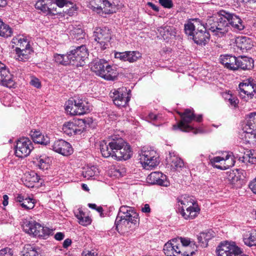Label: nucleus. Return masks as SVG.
Instances as JSON below:
<instances>
[{"instance_id": "46", "label": "nucleus", "mask_w": 256, "mask_h": 256, "mask_svg": "<svg viewBox=\"0 0 256 256\" xmlns=\"http://www.w3.org/2000/svg\"><path fill=\"white\" fill-rule=\"evenodd\" d=\"M76 217L78 220V222L81 225L86 226L89 225L91 223V219L88 216H86L85 214L80 211L79 212L76 214Z\"/></svg>"}, {"instance_id": "1", "label": "nucleus", "mask_w": 256, "mask_h": 256, "mask_svg": "<svg viewBox=\"0 0 256 256\" xmlns=\"http://www.w3.org/2000/svg\"><path fill=\"white\" fill-rule=\"evenodd\" d=\"M138 224V214L132 208L126 206L120 207L115 221L118 232H128L134 229Z\"/></svg>"}, {"instance_id": "9", "label": "nucleus", "mask_w": 256, "mask_h": 256, "mask_svg": "<svg viewBox=\"0 0 256 256\" xmlns=\"http://www.w3.org/2000/svg\"><path fill=\"white\" fill-rule=\"evenodd\" d=\"M240 97L244 101H248L256 98V82L252 78H248L240 84Z\"/></svg>"}, {"instance_id": "55", "label": "nucleus", "mask_w": 256, "mask_h": 256, "mask_svg": "<svg viewBox=\"0 0 256 256\" xmlns=\"http://www.w3.org/2000/svg\"><path fill=\"white\" fill-rule=\"evenodd\" d=\"M0 256H14V251L8 248H5L0 250Z\"/></svg>"}, {"instance_id": "48", "label": "nucleus", "mask_w": 256, "mask_h": 256, "mask_svg": "<svg viewBox=\"0 0 256 256\" xmlns=\"http://www.w3.org/2000/svg\"><path fill=\"white\" fill-rule=\"evenodd\" d=\"M75 100L77 107L78 108V112H82V114L89 112L88 106L85 104L84 101L82 99L76 98Z\"/></svg>"}, {"instance_id": "17", "label": "nucleus", "mask_w": 256, "mask_h": 256, "mask_svg": "<svg viewBox=\"0 0 256 256\" xmlns=\"http://www.w3.org/2000/svg\"><path fill=\"white\" fill-rule=\"evenodd\" d=\"M218 256H242L240 249L228 242L221 243L216 250Z\"/></svg>"}, {"instance_id": "28", "label": "nucleus", "mask_w": 256, "mask_h": 256, "mask_svg": "<svg viewBox=\"0 0 256 256\" xmlns=\"http://www.w3.org/2000/svg\"><path fill=\"white\" fill-rule=\"evenodd\" d=\"M62 131L68 136L80 134L82 130L78 128V126L73 122H65L62 126Z\"/></svg>"}, {"instance_id": "57", "label": "nucleus", "mask_w": 256, "mask_h": 256, "mask_svg": "<svg viewBox=\"0 0 256 256\" xmlns=\"http://www.w3.org/2000/svg\"><path fill=\"white\" fill-rule=\"evenodd\" d=\"M160 4L164 8H170L172 7L173 3L172 0H159Z\"/></svg>"}, {"instance_id": "22", "label": "nucleus", "mask_w": 256, "mask_h": 256, "mask_svg": "<svg viewBox=\"0 0 256 256\" xmlns=\"http://www.w3.org/2000/svg\"><path fill=\"white\" fill-rule=\"evenodd\" d=\"M116 140H113L108 144L102 142L100 144V150L102 156L104 158L112 156L114 158V152L116 149L112 148V145L115 144Z\"/></svg>"}, {"instance_id": "25", "label": "nucleus", "mask_w": 256, "mask_h": 256, "mask_svg": "<svg viewBox=\"0 0 256 256\" xmlns=\"http://www.w3.org/2000/svg\"><path fill=\"white\" fill-rule=\"evenodd\" d=\"M243 242L248 246H256V230L244 232L242 234Z\"/></svg>"}, {"instance_id": "32", "label": "nucleus", "mask_w": 256, "mask_h": 256, "mask_svg": "<svg viewBox=\"0 0 256 256\" xmlns=\"http://www.w3.org/2000/svg\"><path fill=\"white\" fill-rule=\"evenodd\" d=\"M31 136L33 141L36 144L47 145L50 142V138L48 136H44L40 132H32Z\"/></svg>"}, {"instance_id": "63", "label": "nucleus", "mask_w": 256, "mask_h": 256, "mask_svg": "<svg viewBox=\"0 0 256 256\" xmlns=\"http://www.w3.org/2000/svg\"><path fill=\"white\" fill-rule=\"evenodd\" d=\"M249 187L252 191L256 194V178L249 184Z\"/></svg>"}, {"instance_id": "14", "label": "nucleus", "mask_w": 256, "mask_h": 256, "mask_svg": "<svg viewBox=\"0 0 256 256\" xmlns=\"http://www.w3.org/2000/svg\"><path fill=\"white\" fill-rule=\"evenodd\" d=\"M246 119V122L242 128L246 141H248V139L256 140V112L249 114Z\"/></svg>"}, {"instance_id": "54", "label": "nucleus", "mask_w": 256, "mask_h": 256, "mask_svg": "<svg viewBox=\"0 0 256 256\" xmlns=\"http://www.w3.org/2000/svg\"><path fill=\"white\" fill-rule=\"evenodd\" d=\"M48 10L46 14H55L58 12L56 10V6L55 3L53 2V0H51V2L48 5Z\"/></svg>"}, {"instance_id": "23", "label": "nucleus", "mask_w": 256, "mask_h": 256, "mask_svg": "<svg viewBox=\"0 0 256 256\" xmlns=\"http://www.w3.org/2000/svg\"><path fill=\"white\" fill-rule=\"evenodd\" d=\"M228 21L229 22V26H231L235 30H244V26L242 20L236 14L226 12Z\"/></svg>"}, {"instance_id": "8", "label": "nucleus", "mask_w": 256, "mask_h": 256, "mask_svg": "<svg viewBox=\"0 0 256 256\" xmlns=\"http://www.w3.org/2000/svg\"><path fill=\"white\" fill-rule=\"evenodd\" d=\"M24 231L34 236L44 237L50 233V230L32 219H26L22 226Z\"/></svg>"}, {"instance_id": "43", "label": "nucleus", "mask_w": 256, "mask_h": 256, "mask_svg": "<svg viewBox=\"0 0 256 256\" xmlns=\"http://www.w3.org/2000/svg\"><path fill=\"white\" fill-rule=\"evenodd\" d=\"M98 173V169L94 166H87L82 171L84 177L88 180L97 175Z\"/></svg>"}, {"instance_id": "60", "label": "nucleus", "mask_w": 256, "mask_h": 256, "mask_svg": "<svg viewBox=\"0 0 256 256\" xmlns=\"http://www.w3.org/2000/svg\"><path fill=\"white\" fill-rule=\"evenodd\" d=\"M202 235V232L200 233V234L198 236V244L202 247H206L208 246V243L206 241H205L204 240V238H200V236Z\"/></svg>"}, {"instance_id": "42", "label": "nucleus", "mask_w": 256, "mask_h": 256, "mask_svg": "<svg viewBox=\"0 0 256 256\" xmlns=\"http://www.w3.org/2000/svg\"><path fill=\"white\" fill-rule=\"evenodd\" d=\"M96 42V46L98 48H100L101 50H104L108 47L110 44V40L111 39V36L100 38H94Z\"/></svg>"}, {"instance_id": "35", "label": "nucleus", "mask_w": 256, "mask_h": 256, "mask_svg": "<svg viewBox=\"0 0 256 256\" xmlns=\"http://www.w3.org/2000/svg\"><path fill=\"white\" fill-rule=\"evenodd\" d=\"M41 250L38 246H25L22 252L21 256H40Z\"/></svg>"}, {"instance_id": "29", "label": "nucleus", "mask_w": 256, "mask_h": 256, "mask_svg": "<svg viewBox=\"0 0 256 256\" xmlns=\"http://www.w3.org/2000/svg\"><path fill=\"white\" fill-rule=\"evenodd\" d=\"M14 58L18 61L24 62L28 60L32 52V48H25L23 49L15 48Z\"/></svg>"}, {"instance_id": "21", "label": "nucleus", "mask_w": 256, "mask_h": 256, "mask_svg": "<svg viewBox=\"0 0 256 256\" xmlns=\"http://www.w3.org/2000/svg\"><path fill=\"white\" fill-rule=\"evenodd\" d=\"M0 82L2 85L10 88L14 84L12 76L5 65L0 62Z\"/></svg>"}, {"instance_id": "36", "label": "nucleus", "mask_w": 256, "mask_h": 256, "mask_svg": "<svg viewBox=\"0 0 256 256\" xmlns=\"http://www.w3.org/2000/svg\"><path fill=\"white\" fill-rule=\"evenodd\" d=\"M69 33L72 38L76 40L82 38L84 36V32L80 25H70L68 27Z\"/></svg>"}, {"instance_id": "10", "label": "nucleus", "mask_w": 256, "mask_h": 256, "mask_svg": "<svg viewBox=\"0 0 256 256\" xmlns=\"http://www.w3.org/2000/svg\"><path fill=\"white\" fill-rule=\"evenodd\" d=\"M140 162L146 169H151L157 166L159 163L156 152L143 148L140 154Z\"/></svg>"}, {"instance_id": "18", "label": "nucleus", "mask_w": 256, "mask_h": 256, "mask_svg": "<svg viewBox=\"0 0 256 256\" xmlns=\"http://www.w3.org/2000/svg\"><path fill=\"white\" fill-rule=\"evenodd\" d=\"M146 181L151 184H158L165 187H168L170 184L166 176L160 172L150 173L147 176Z\"/></svg>"}, {"instance_id": "58", "label": "nucleus", "mask_w": 256, "mask_h": 256, "mask_svg": "<svg viewBox=\"0 0 256 256\" xmlns=\"http://www.w3.org/2000/svg\"><path fill=\"white\" fill-rule=\"evenodd\" d=\"M160 118H161V116L160 115L156 114L152 112H150L147 117V119L148 120H150L152 122H155V121L158 120L160 119Z\"/></svg>"}, {"instance_id": "38", "label": "nucleus", "mask_w": 256, "mask_h": 256, "mask_svg": "<svg viewBox=\"0 0 256 256\" xmlns=\"http://www.w3.org/2000/svg\"><path fill=\"white\" fill-rule=\"evenodd\" d=\"M168 162H170V166L175 170L181 168L184 166V163L180 158L175 155H172L171 154H170Z\"/></svg>"}, {"instance_id": "44", "label": "nucleus", "mask_w": 256, "mask_h": 256, "mask_svg": "<svg viewBox=\"0 0 256 256\" xmlns=\"http://www.w3.org/2000/svg\"><path fill=\"white\" fill-rule=\"evenodd\" d=\"M111 36L110 31L106 28H96L94 31V38H98V37L100 38L106 37L108 38V36Z\"/></svg>"}, {"instance_id": "40", "label": "nucleus", "mask_w": 256, "mask_h": 256, "mask_svg": "<svg viewBox=\"0 0 256 256\" xmlns=\"http://www.w3.org/2000/svg\"><path fill=\"white\" fill-rule=\"evenodd\" d=\"M12 34V30L10 26L4 24L0 18V36L4 38L10 37Z\"/></svg>"}, {"instance_id": "51", "label": "nucleus", "mask_w": 256, "mask_h": 256, "mask_svg": "<svg viewBox=\"0 0 256 256\" xmlns=\"http://www.w3.org/2000/svg\"><path fill=\"white\" fill-rule=\"evenodd\" d=\"M54 3L56 4V6L60 8H62L64 6L67 7H70V5L72 6L70 7L74 8L73 6V4L70 2H66L65 0H53Z\"/></svg>"}, {"instance_id": "45", "label": "nucleus", "mask_w": 256, "mask_h": 256, "mask_svg": "<svg viewBox=\"0 0 256 256\" xmlns=\"http://www.w3.org/2000/svg\"><path fill=\"white\" fill-rule=\"evenodd\" d=\"M51 2V0H38L35 4L36 8L40 10L44 14L48 12V5Z\"/></svg>"}, {"instance_id": "13", "label": "nucleus", "mask_w": 256, "mask_h": 256, "mask_svg": "<svg viewBox=\"0 0 256 256\" xmlns=\"http://www.w3.org/2000/svg\"><path fill=\"white\" fill-rule=\"evenodd\" d=\"M126 87H122L114 90L110 92V96L112 98L114 104L118 107L124 106L129 102L130 96Z\"/></svg>"}, {"instance_id": "26", "label": "nucleus", "mask_w": 256, "mask_h": 256, "mask_svg": "<svg viewBox=\"0 0 256 256\" xmlns=\"http://www.w3.org/2000/svg\"><path fill=\"white\" fill-rule=\"evenodd\" d=\"M175 240H178V246H180V248H182V250H184V251L190 252L194 250V246L196 248L194 241H190L188 238L180 237L175 238Z\"/></svg>"}, {"instance_id": "33", "label": "nucleus", "mask_w": 256, "mask_h": 256, "mask_svg": "<svg viewBox=\"0 0 256 256\" xmlns=\"http://www.w3.org/2000/svg\"><path fill=\"white\" fill-rule=\"evenodd\" d=\"M12 42L16 46V48L23 49L25 48H31L28 40L23 36H14Z\"/></svg>"}, {"instance_id": "19", "label": "nucleus", "mask_w": 256, "mask_h": 256, "mask_svg": "<svg viewBox=\"0 0 256 256\" xmlns=\"http://www.w3.org/2000/svg\"><path fill=\"white\" fill-rule=\"evenodd\" d=\"M52 147L54 152L65 156H69L73 152L70 144L62 140L55 141Z\"/></svg>"}, {"instance_id": "7", "label": "nucleus", "mask_w": 256, "mask_h": 256, "mask_svg": "<svg viewBox=\"0 0 256 256\" xmlns=\"http://www.w3.org/2000/svg\"><path fill=\"white\" fill-rule=\"evenodd\" d=\"M70 64L76 66H82L86 63L88 52L85 45L77 46L68 52Z\"/></svg>"}, {"instance_id": "11", "label": "nucleus", "mask_w": 256, "mask_h": 256, "mask_svg": "<svg viewBox=\"0 0 256 256\" xmlns=\"http://www.w3.org/2000/svg\"><path fill=\"white\" fill-rule=\"evenodd\" d=\"M112 147L116 149L114 152L116 160H126L130 158L132 154L130 144L122 139L116 140L115 144Z\"/></svg>"}, {"instance_id": "41", "label": "nucleus", "mask_w": 256, "mask_h": 256, "mask_svg": "<svg viewBox=\"0 0 256 256\" xmlns=\"http://www.w3.org/2000/svg\"><path fill=\"white\" fill-rule=\"evenodd\" d=\"M53 57L54 62L58 64L66 66L70 64L68 52L66 54H62L56 53L54 54Z\"/></svg>"}, {"instance_id": "47", "label": "nucleus", "mask_w": 256, "mask_h": 256, "mask_svg": "<svg viewBox=\"0 0 256 256\" xmlns=\"http://www.w3.org/2000/svg\"><path fill=\"white\" fill-rule=\"evenodd\" d=\"M127 61L134 62L137 61L142 57V54L138 51H127Z\"/></svg>"}, {"instance_id": "61", "label": "nucleus", "mask_w": 256, "mask_h": 256, "mask_svg": "<svg viewBox=\"0 0 256 256\" xmlns=\"http://www.w3.org/2000/svg\"><path fill=\"white\" fill-rule=\"evenodd\" d=\"M141 210L144 213L150 214L151 212V208L148 204H146L142 206Z\"/></svg>"}, {"instance_id": "52", "label": "nucleus", "mask_w": 256, "mask_h": 256, "mask_svg": "<svg viewBox=\"0 0 256 256\" xmlns=\"http://www.w3.org/2000/svg\"><path fill=\"white\" fill-rule=\"evenodd\" d=\"M215 236V233L212 230H208L205 232H202V235L200 236V238H204V240L205 241H206L208 242V241L210 240L212 238H214Z\"/></svg>"}, {"instance_id": "56", "label": "nucleus", "mask_w": 256, "mask_h": 256, "mask_svg": "<svg viewBox=\"0 0 256 256\" xmlns=\"http://www.w3.org/2000/svg\"><path fill=\"white\" fill-rule=\"evenodd\" d=\"M114 57L116 58L119 59L122 61H127L128 52H116L114 54Z\"/></svg>"}, {"instance_id": "31", "label": "nucleus", "mask_w": 256, "mask_h": 256, "mask_svg": "<svg viewBox=\"0 0 256 256\" xmlns=\"http://www.w3.org/2000/svg\"><path fill=\"white\" fill-rule=\"evenodd\" d=\"M235 43L236 46L242 50H249L252 46L250 40L246 36L237 37L235 40Z\"/></svg>"}, {"instance_id": "24", "label": "nucleus", "mask_w": 256, "mask_h": 256, "mask_svg": "<svg viewBox=\"0 0 256 256\" xmlns=\"http://www.w3.org/2000/svg\"><path fill=\"white\" fill-rule=\"evenodd\" d=\"M220 60L227 68L234 70H237L236 57L228 54L220 56Z\"/></svg>"}, {"instance_id": "27", "label": "nucleus", "mask_w": 256, "mask_h": 256, "mask_svg": "<svg viewBox=\"0 0 256 256\" xmlns=\"http://www.w3.org/2000/svg\"><path fill=\"white\" fill-rule=\"evenodd\" d=\"M23 182L26 186L34 188V184L38 182L40 178L34 172L26 173L24 177L22 178Z\"/></svg>"}, {"instance_id": "39", "label": "nucleus", "mask_w": 256, "mask_h": 256, "mask_svg": "<svg viewBox=\"0 0 256 256\" xmlns=\"http://www.w3.org/2000/svg\"><path fill=\"white\" fill-rule=\"evenodd\" d=\"M158 30L164 40H168L170 36L174 35L173 28L168 26H161L158 28Z\"/></svg>"}, {"instance_id": "12", "label": "nucleus", "mask_w": 256, "mask_h": 256, "mask_svg": "<svg viewBox=\"0 0 256 256\" xmlns=\"http://www.w3.org/2000/svg\"><path fill=\"white\" fill-rule=\"evenodd\" d=\"M178 240L173 239L166 243L164 246V252L166 256H192L194 251L190 252L182 250Z\"/></svg>"}, {"instance_id": "49", "label": "nucleus", "mask_w": 256, "mask_h": 256, "mask_svg": "<svg viewBox=\"0 0 256 256\" xmlns=\"http://www.w3.org/2000/svg\"><path fill=\"white\" fill-rule=\"evenodd\" d=\"M242 158L244 162H248L252 164L256 163V158L254 156L251 150L247 151L246 152L244 153Z\"/></svg>"}, {"instance_id": "20", "label": "nucleus", "mask_w": 256, "mask_h": 256, "mask_svg": "<svg viewBox=\"0 0 256 256\" xmlns=\"http://www.w3.org/2000/svg\"><path fill=\"white\" fill-rule=\"evenodd\" d=\"M90 4L94 9H104L106 13L115 12V5L112 4L108 0H90Z\"/></svg>"}, {"instance_id": "6", "label": "nucleus", "mask_w": 256, "mask_h": 256, "mask_svg": "<svg viewBox=\"0 0 256 256\" xmlns=\"http://www.w3.org/2000/svg\"><path fill=\"white\" fill-rule=\"evenodd\" d=\"M181 118L180 121L177 124L173 126L174 130H180L181 131L188 132L194 129V128L190 125V124L194 120L198 122L202 120V115L199 114L196 116L194 110L190 109H186L184 112H178Z\"/></svg>"}, {"instance_id": "34", "label": "nucleus", "mask_w": 256, "mask_h": 256, "mask_svg": "<svg viewBox=\"0 0 256 256\" xmlns=\"http://www.w3.org/2000/svg\"><path fill=\"white\" fill-rule=\"evenodd\" d=\"M50 159L45 156H36L34 158V162L41 170H47L49 166Z\"/></svg>"}, {"instance_id": "37", "label": "nucleus", "mask_w": 256, "mask_h": 256, "mask_svg": "<svg viewBox=\"0 0 256 256\" xmlns=\"http://www.w3.org/2000/svg\"><path fill=\"white\" fill-rule=\"evenodd\" d=\"M65 109L71 115H82V112H78L75 99L69 100L66 102Z\"/></svg>"}, {"instance_id": "15", "label": "nucleus", "mask_w": 256, "mask_h": 256, "mask_svg": "<svg viewBox=\"0 0 256 256\" xmlns=\"http://www.w3.org/2000/svg\"><path fill=\"white\" fill-rule=\"evenodd\" d=\"M212 166L220 170H226L234 166L235 160L233 155L227 153L225 156H216L210 159Z\"/></svg>"}, {"instance_id": "30", "label": "nucleus", "mask_w": 256, "mask_h": 256, "mask_svg": "<svg viewBox=\"0 0 256 256\" xmlns=\"http://www.w3.org/2000/svg\"><path fill=\"white\" fill-rule=\"evenodd\" d=\"M237 66V70L241 68L242 70H249L251 68L253 65V60L246 56H239L236 58V61Z\"/></svg>"}, {"instance_id": "2", "label": "nucleus", "mask_w": 256, "mask_h": 256, "mask_svg": "<svg viewBox=\"0 0 256 256\" xmlns=\"http://www.w3.org/2000/svg\"><path fill=\"white\" fill-rule=\"evenodd\" d=\"M206 26L202 24L198 20H192L184 24L186 34L192 36L197 44L204 46L209 40L210 35L206 31Z\"/></svg>"}, {"instance_id": "4", "label": "nucleus", "mask_w": 256, "mask_h": 256, "mask_svg": "<svg viewBox=\"0 0 256 256\" xmlns=\"http://www.w3.org/2000/svg\"><path fill=\"white\" fill-rule=\"evenodd\" d=\"M178 202L182 205L179 212L185 220H192L200 214V208L192 197L182 196L178 199Z\"/></svg>"}, {"instance_id": "3", "label": "nucleus", "mask_w": 256, "mask_h": 256, "mask_svg": "<svg viewBox=\"0 0 256 256\" xmlns=\"http://www.w3.org/2000/svg\"><path fill=\"white\" fill-rule=\"evenodd\" d=\"M226 11H221L216 20L211 17L208 19L206 25L208 30L212 32L214 35L222 37L228 32L230 29Z\"/></svg>"}, {"instance_id": "53", "label": "nucleus", "mask_w": 256, "mask_h": 256, "mask_svg": "<svg viewBox=\"0 0 256 256\" xmlns=\"http://www.w3.org/2000/svg\"><path fill=\"white\" fill-rule=\"evenodd\" d=\"M228 180L232 184H234L236 182L240 180V176H236L234 172H230L228 177Z\"/></svg>"}, {"instance_id": "64", "label": "nucleus", "mask_w": 256, "mask_h": 256, "mask_svg": "<svg viewBox=\"0 0 256 256\" xmlns=\"http://www.w3.org/2000/svg\"><path fill=\"white\" fill-rule=\"evenodd\" d=\"M64 233L61 232H57L54 235V238L56 240H61L64 239Z\"/></svg>"}, {"instance_id": "62", "label": "nucleus", "mask_w": 256, "mask_h": 256, "mask_svg": "<svg viewBox=\"0 0 256 256\" xmlns=\"http://www.w3.org/2000/svg\"><path fill=\"white\" fill-rule=\"evenodd\" d=\"M30 84L36 88H39L41 86L40 82L37 78H32L30 81Z\"/></svg>"}, {"instance_id": "50", "label": "nucleus", "mask_w": 256, "mask_h": 256, "mask_svg": "<svg viewBox=\"0 0 256 256\" xmlns=\"http://www.w3.org/2000/svg\"><path fill=\"white\" fill-rule=\"evenodd\" d=\"M21 206L26 210L32 209L34 206V200L29 198H26L21 204Z\"/></svg>"}, {"instance_id": "16", "label": "nucleus", "mask_w": 256, "mask_h": 256, "mask_svg": "<svg viewBox=\"0 0 256 256\" xmlns=\"http://www.w3.org/2000/svg\"><path fill=\"white\" fill-rule=\"evenodd\" d=\"M33 148V144L31 140L28 138H20L16 142L15 154L18 158H24L30 154Z\"/></svg>"}, {"instance_id": "5", "label": "nucleus", "mask_w": 256, "mask_h": 256, "mask_svg": "<svg viewBox=\"0 0 256 256\" xmlns=\"http://www.w3.org/2000/svg\"><path fill=\"white\" fill-rule=\"evenodd\" d=\"M91 70L96 75L106 80H114L118 74L116 66L109 65L103 60L94 62L91 66Z\"/></svg>"}, {"instance_id": "59", "label": "nucleus", "mask_w": 256, "mask_h": 256, "mask_svg": "<svg viewBox=\"0 0 256 256\" xmlns=\"http://www.w3.org/2000/svg\"><path fill=\"white\" fill-rule=\"evenodd\" d=\"M228 100L232 106L234 108L238 106L239 100L237 98L234 97L232 96H230V98H228Z\"/></svg>"}]
</instances>
